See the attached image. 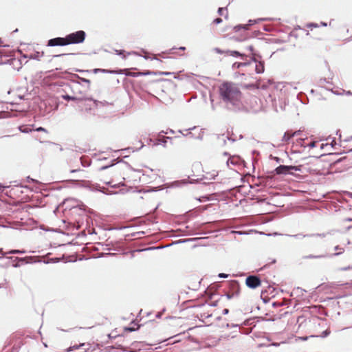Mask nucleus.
<instances>
[{"label":"nucleus","instance_id":"f257e3e1","mask_svg":"<svg viewBox=\"0 0 352 352\" xmlns=\"http://www.w3.org/2000/svg\"><path fill=\"white\" fill-rule=\"evenodd\" d=\"M204 288L205 289L201 291L199 295L196 296L190 295L189 298H191V300H193L199 298V296H204L206 298V303L208 304V307H216L217 306L219 301L224 297L228 300L236 299L239 298L241 294L240 287H228V289L225 291L223 294H219L210 291L209 289L210 287Z\"/></svg>","mask_w":352,"mask_h":352},{"label":"nucleus","instance_id":"f03ea898","mask_svg":"<svg viewBox=\"0 0 352 352\" xmlns=\"http://www.w3.org/2000/svg\"><path fill=\"white\" fill-rule=\"evenodd\" d=\"M219 94L224 102L236 104L241 101L242 93L238 85L232 82L226 81L219 87Z\"/></svg>","mask_w":352,"mask_h":352},{"label":"nucleus","instance_id":"7ed1b4c3","mask_svg":"<svg viewBox=\"0 0 352 352\" xmlns=\"http://www.w3.org/2000/svg\"><path fill=\"white\" fill-rule=\"evenodd\" d=\"M82 80L87 83L86 87L80 82H72L68 85V87L72 91L71 94L66 93L65 94H63L61 97L65 100H72L76 102L86 98V94L89 89L91 82L89 80L85 78L82 79Z\"/></svg>","mask_w":352,"mask_h":352},{"label":"nucleus","instance_id":"20e7f679","mask_svg":"<svg viewBox=\"0 0 352 352\" xmlns=\"http://www.w3.org/2000/svg\"><path fill=\"white\" fill-rule=\"evenodd\" d=\"M102 169L106 170V171L100 176V181L104 184L111 185L122 176L120 173L113 165L109 167H102Z\"/></svg>","mask_w":352,"mask_h":352},{"label":"nucleus","instance_id":"39448f33","mask_svg":"<svg viewBox=\"0 0 352 352\" xmlns=\"http://www.w3.org/2000/svg\"><path fill=\"white\" fill-rule=\"evenodd\" d=\"M76 104L81 113H91L92 111L97 108L98 102L86 97L76 102Z\"/></svg>","mask_w":352,"mask_h":352},{"label":"nucleus","instance_id":"423d86ee","mask_svg":"<svg viewBox=\"0 0 352 352\" xmlns=\"http://www.w3.org/2000/svg\"><path fill=\"white\" fill-rule=\"evenodd\" d=\"M86 34L82 30L71 33L65 36L67 44H78L82 43L85 39Z\"/></svg>","mask_w":352,"mask_h":352},{"label":"nucleus","instance_id":"0eeeda50","mask_svg":"<svg viewBox=\"0 0 352 352\" xmlns=\"http://www.w3.org/2000/svg\"><path fill=\"white\" fill-rule=\"evenodd\" d=\"M281 287H267L261 292V298L264 303L268 302L271 298H274L278 290Z\"/></svg>","mask_w":352,"mask_h":352},{"label":"nucleus","instance_id":"6e6552de","mask_svg":"<svg viewBox=\"0 0 352 352\" xmlns=\"http://www.w3.org/2000/svg\"><path fill=\"white\" fill-rule=\"evenodd\" d=\"M118 74H124L126 76H130L133 77L139 76L141 75H149V74H159V75H169L170 73L169 72H151L150 71H147L146 72H130L127 69L120 70V72H117Z\"/></svg>","mask_w":352,"mask_h":352},{"label":"nucleus","instance_id":"1a4fd4ad","mask_svg":"<svg viewBox=\"0 0 352 352\" xmlns=\"http://www.w3.org/2000/svg\"><path fill=\"white\" fill-rule=\"evenodd\" d=\"M299 166H285L280 165L275 169V172L278 175H286L292 173V170H300Z\"/></svg>","mask_w":352,"mask_h":352},{"label":"nucleus","instance_id":"9d476101","mask_svg":"<svg viewBox=\"0 0 352 352\" xmlns=\"http://www.w3.org/2000/svg\"><path fill=\"white\" fill-rule=\"evenodd\" d=\"M67 45L65 37H56L50 39L47 42V46H65Z\"/></svg>","mask_w":352,"mask_h":352},{"label":"nucleus","instance_id":"9b49d317","mask_svg":"<svg viewBox=\"0 0 352 352\" xmlns=\"http://www.w3.org/2000/svg\"><path fill=\"white\" fill-rule=\"evenodd\" d=\"M214 52H217V54H224L227 56H235V57H238V56H240L242 58V59H244V57L245 56V54H241L238 51H236V50H226V51H223L219 48H215L214 49Z\"/></svg>","mask_w":352,"mask_h":352},{"label":"nucleus","instance_id":"f8f14e48","mask_svg":"<svg viewBox=\"0 0 352 352\" xmlns=\"http://www.w3.org/2000/svg\"><path fill=\"white\" fill-rule=\"evenodd\" d=\"M247 286H259L261 285V280L256 276H250L245 280Z\"/></svg>","mask_w":352,"mask_h":352},{"label":"nucleus","instance_id":"ddd939ff","mask_svg":"<svg viewBox=\"0 0 352 352\" xmlns=\"http://www.w3.org/2000/svg\"><path fill=\"white\" fill-rule=\"evenodd\" d=\"M261 320H267L265 318H263V317H254V318L246 319L244 321L243 324L245 325V326H254V327H255L256 326V323L257 322L261 321Z\"/></svg>","mask_w":352,"mask_h":352},{"label":"nucleus","instance_id":"4468645a","mask_svg":"<svg viewBox=\"0 0 352 352\" xmlns=\"http://www.w3.org/2000/svg\"><path fill=\"white\" fill-rule=\"evenodd\" d=\"M212 316V314L208 311H202L199 313H197L196 317L203 322H205V320L210 318Z\"/></svg>","mask_w":352,"mask_h":352},{"label":"nucleus","instance_id":"2eb2a0df","mask_svg":"<svg viewBox=\"0 0 352 352\" xmlns=\"http://www.w3.org/2000/svg\"><path fill=\"white\" fill-rule=\"evenodd\" d=\"M298 133H299V131H295V132H292L289 131H286L283 135V140L285 142H288L292 137L298 135Z\"/></svg>","mask_w":352,"mask_h":352},{"label":"nucleus","instance_id":"dca6fc26","mask_svg":"<svg viewBox=\"0 0 352 352\" xmlns=\"http://www.w3.org/2000/svg\"><path fill=\"white\" fill-rule=\"evenodd\" d=\"M218 13L221 16H224L226 19L228 18V12L226 8H219L218 10Z\"/></svg>","mask_w":352,"mask_h":352},{"label":"nucleus","instance_id":"f3484780","mask_svg":"<svg viewBox=\"0 0 352 352\" xmlns=\"http://www.w3.org/2000/svg\"><path fill=\"white\" fill-rule=\"evenodd\" d=\"M44 56V52H36L35 54H32L30 58L40 60V58Z\"/></svg>","mask_w":352,"mask_h":352},{"label":"nucleus","instance_id":"a211bd4d","mask_svg":"<svg viewBox=\"0 0 352 352\" xmlns=\"http://www.w3.org/2000/svg\"><path fill=\"white\" fill-rule=\"evenodd\" d=\"M246 65V63H234L233 65H232V69H239L240 67L241 66H245Z\"/></svg>","mask_w":352,"mask_h":352},{"label":"nucleus","instance_id":"6ab92c4d","mask_svg":"<svg viewBox=\"0 0 352 352\" xmlns=\"http://www.w3.org/2000/svg\"><path fill=\"white\" fill-rule=\"evenodd\" d=\"M248 28H249V25H236L234 28V29L236 32L240 30L241 29L248 30Z\"/></svg>","mask_w":352,"mask_h":352},{"label":"nucleus","instance_id":"aec40b11","mask_svg":"<svg viewBox=\"0 0 352 352\" xmlns=\"http://www.w3.org/2000/svg\"><path fill=\"white\" fill-rule=\"evenodd\" d=\"M140 325L138 326L137 328H135L134 327H124V331H129V332H133V331L138 330L140 328Z\"/></svg>","mask_w":352,"mask_h":352},{"label":"nucleus","instance_id":"412c9836","mask_svg":"<svg viewBox=\"0 0 352 352\" xmlns=\"http://www.w3.org/2000/svg\"><path fill=\"white\" fill-rule=\"evenodd\" d=\"M256 71L258 74L263 72V71H264V66L262 64L260 63L258 65H256Z\"/></svg>","mask_w":352,"mask_h":352},{"label":"nucleus","instance_id":"4be33fe9","mask_svg":"<svg viewBox=\"0 0 352 352\" xmlns=\"http://www.w3.org/2000/svg\"><path fill=\"white\" fill-rule=\"evenodd\" d=\"M239 283L236 280H231L230 283V286H232V287L239 286Z\"/></svg>","mask_w":352,"mask_h":352},{"label":"nucleus","instance_id":"5701e85b","mask_svg":"<svg viewBox=\"0 0 352 352\" xmlns=\"http://www.w3.org/2000/svg\"><path fill=\"white\" fill-rule=\"evenodd\" d=\"M330 333V331H328V330H325L324 331H322V334L320 335V337L321 338H325L327 337V336H329Z\"/></svg>","mask_w":352,"mask_h":352},{"label":"nucleus","instance_id":"b1692460","mask_svg":"<svg viewBox=\"0 0 352 352\" xmlns=\"http://www.w3.org/2000/svg\"><path fill=\"white\" fill-rule=\"evenodd\" d=\"M318 143V142H317V141H312V142H311L310 143L308 144V146L310 148H314V147L316 146Z\"/></svg>","mask_w":352,"mask_h":352},{"label":"nucleus","instance_id":"393cba45","mask_svg":"<svg viewBox=\"0 0 352 352\" xmlns=\"http://www.w3.org/2000/svg\"><path fill=\"white\" fill-rule=\"evenodd\" d=\"M165 311H166V309H165V308H164V309H162V311H159V312H157V313L156 314L155 317H156V318H161V317H162V314H163Z\"/></svg>","mask_w":352,"mask_h":352},{"label":"nucleus","instance_id":"a878e982","mask_svg":"<svg viewBox=\"0 0 352 352\" xmlns=\"http://www.w3.org/2000/svg\"><path fill=\"white\" fill-rule=\"evenodd\" d=\"M226 327L227 328H230V327H239V324H230V323H226Z\"/></svg>","mask_w":352,"mask_h":352},{"label":"nucleus","instance_id":"bb28decb","mask_svg":"<svg viewBox=\"0 0 352 352\" xmlns=\"http://www.w3.org/2000/svg\"><path fill=\"white\" fill-rule=\"evenodd\" d=\"M111 348L113 349H122L124 351H126V349H124L121 344H118L116 346H111Z\"/></svg>","mask_w":352,"mask_h":352},{"label":"nucleus","instance_id":"cd10ccee","mask_svg":"<svg viewBox=\"0 0 352 352\" xmlns=\"http://www.w3.org/2000/svg\"><path fill=\"white\" fill-rule=\"evenodd\" d=\"M222 22V19L221 18H217L213 21V23L219 24Z\"/></svg>","mask_w":352,"mask_h":352},{"label":"nucleus","instance_id":"c85d7f7f","mask_svg":"<svg viewBox=\"0 0 352 352\" xmlns=\"http://www.w3.org/2000/svg\"><path fill=\"white\" fill-rule=\"evenodd\" d=\"M294 291H296L297 293H298V292H302V291L306 292L305 289H302V287H298L294 288Z\"/></svg>","mask_w":352,"mask_h":352},{"label":"nucleus","instance_id":"c756f323","mask_svg":"<svg viewBox=\"0 0 352 352\" xmlns=\"http://www.w3.org/2000/svg\"><path fill=\"white\" fill-rule=\"evenodd\" d=\"M85 346V344H81L80 345H74L72 348L73 349H79L80 347H82V346Z\"/></svg>","mask_w":352,"mask_h":352},{"label":"nucleus","instance_id":"7c9ffc66","mask_svg":"<svg viewBox=\"0 0 352 352\" xmlns=\"http://www.w3.org/2000/svg\"><path fill=\"white\" fill-rule=\"evenodd\" d=\"M228 162H230L231 164H235L236 163V162H235V158L234 157H232V158H230L228 161Z\"/></svg>","mask_w":352,"mask_h":352},{"label":"nucleus","instance_id":"2f4dec72","mask_svg":"<svg viewBox=\"0 0 352 352\" xmlns=\"http://www.w3.org/2000/svg\"><path fill=\"white\" fill-rule=\"evenodd\" d=\"M228 276V274L221 273L219 274V277L220 278H227Z\"/></svg>","mask_w":352,"mask_h":352},{"label":"nucleus","instance_id":"473e14b6","mask_svg":"<svg viewBox=\"0 0 352 352\" xmlns=\"http://www.w3.org/2000/svg\"><path fill=\"white\" fill-rule=\"evenodd\" d=\"M229 313V309L226 308V309H223V311H222V314L223 315H226Z\"/></svg>","mask_w":352,"mask_h":352},{"label":"nucleus","instance_id":"72a5a7b5","mask_svg":"<svg viewBox=\"0 0 352 352\" xmlns=\"http://www.w3.org/2000/svg\"><path fill=\"white\" fill-rule=\"evenodd\" d=\"M36 131H46V130L43 127H38V129H36Z\"/></svg>","mask_w":352,"mask_h":352},{"label":"nucleus","instance_id":"f704fd0d","mask_svg":"<svg viewBox=\"0 0 352 352\" xmlns=\"http://www.w3.org/2000/svg\"><path fill=\"white\" fill-rule=\"evenodd\" d=\"M82 182H83V185L86 186L89 184V182L86 180H82Z\"/></svg>","mask_w":352,"mask_h":352},{"label":"nucleus","instance_id":"c9c22d12","mask_svg":"<svg viewBox=\"0 0 352 352\" xmlns=\"http://www.w3.org/2000/svg\"><path fill=\"white\" fill-rule=\"evenodd\" d=\"M64 55H65V54H56V55H53L52 58L60 57V56H64Z\"/></svg>","mask_w":352,"mask_h":352},{"label":"nucleus","instance_id":"e433bc0d","mask_svg":"<svg viewBox=\"0 0 352 352\" xmlns=\"http://www.w3.org/2000/svg\"><path fill=\"white\" fill-rule=\"evenodd\" d=\"M188 289L190 290V293L192 294L195 293L197 291V289H192L190 287H188Z\"/></svg>","mask_w":352,"mask_h":352},{"label":"nucleus","instance_id":"4c0bfd02","mask_svg":"<svg viewBox=\"0 0 352 352\" xmlns=\"http://www.w3.org/2000/svg\"><path fill=\"white\" fill-rule=\"evenodd\" d=\"M116 52L118 55H121L123 54V51L122 50H116Z\"/></svg>","mask_w":352,"mask_h":352},{"label":"nucleus","instance_id":"58836bf2","mask_svg":"<svg viewBox=\"0 0 352 352\" xmlns=\"http://www.w3.org/2000/svg\"><path fill=\"white\" fill-rule=\"evenodd\" d=\"M20 252L19 250H12L10 252V253L11 254H15V253H19Z\"/></svg>","mask_w":352,"mask_h":352},{"label":"nucleus","instance_id":"ea45409f","mask_svg":"<svg viewBox=\"0 0 352 352\" xmlns=\"http://www.w3.org/2000/svg\"><path fill=\"white\" fill-rule=\"evenodd\" d=\"M201 307H204V304H201L200 305L194 306L195 308H201Z\"/></svg>","mask_w":352,"mask_h":352},{"label":"nucleus","instance_id":"a19ab883","mask_svg":"<svg viewBox=\"0 0 352 352\" xmlns=\"http://www.w3.org/2000/svg\"><path fill=\"white\" fill-rule=\"evenodd\" d=\"M56 70H59V69H61V67H56L55 68Z\"/></svg>","mask_w":352,"mask_h":352},{"label":"nucleus","instance_id":"79ce46f5","mask_svg":"<svg viewBox=\"0 0 352 352\" xmlns=\"http://www.w3.org/2000/svg\"><path fill=\"white\" fill-rule=\"evenodd\" d=\"M308 26H309V27H311V26L317 27V25L310 24V25H309Z\"/></svg>","mask_w":352,"mask_h":352},{"label":"nucleus","instance_id":"37998d69","mask_svg":"<svg viewBox=\"0 0 352 352\" xmlns=\"http://www.w3.org/2000/svg\"><path fill=\"white\" fill-rule=\"evenodd\" d=\"M179 49L181 50H185L186 48L184 47H181Z\"/></svg>","mask_w":352,"mask_h":352},{"label":"nucleus","instance_id":"c03bdc74","mask_svg":"<svg viewBox=\"0 0 352 352\" xmlns=\"http://www.w3.org/2000/svg\"><path fill=\"white\" fill-rule=\"evenodd\" d=\"M216 319H217V320H221V316H218V317H217V318H216Z\"/></svg>","mask_w":352,"mask_h":352},{"label":"nucleus","instance_id":"a18cd8bd","mask_svg":"<svg viewBox=\"0 0 352 352\" xmlns=\"http://www.w3.org/2000/svg\"><path fill=\"white\" fill-rule=\"evenodd\" d=\"M76 171H77V170H71V173H74V172H76Z\"/></svg>","mask_w":352,"mask_h":352},{"label":"nucleus","instance_id":"49530a36","mask_svg":"<svg viewBox=\"0 0 352 352\" xmlns=\"http://www.w3.org/2000/svg\"><path fill=\"white\" fill-rule=\"evenodd\" d=\"M272 306H274H274H276V302H274L272 303Z\"/></svg>","mask_w":352,"mask_h":352},{"label":"nucleus","instance_id":"de8ad7c7","mask_svg":"<svg viewBox=\"0 0 352 352\" xmlns=\"http://www.w3.org/2000/svg\"><path fill=\"white\" fill-rule=\"evenodd\" d=\"M302 340H307V337L304 338H302Z\"/></svg>","mask_w":352,"mask_h":352},{"label":"nucleus","instance_id":"09e8293b","mask_svg":"<svg viewBox=\"0 0 352 352\" xmlns=\"http://www.w3.org/2000/svg\"><path fill=\"white\" fill-rule=\"evenodd\" d=\"M336 250H338V249H339V248H338V246H336Z\"/></svg>","mask_w":352,"mask_h":352}]
</instances>
